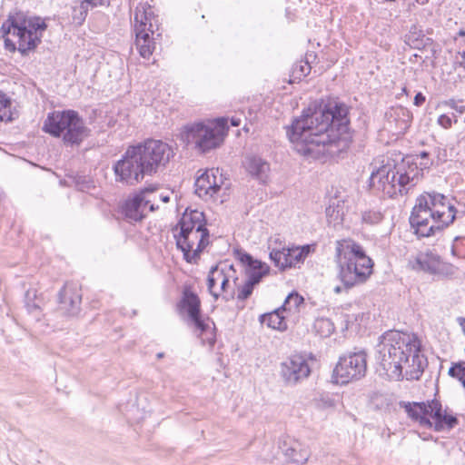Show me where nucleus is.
<instances>
[{
    "label": "nucleus",
    "mask_w": 465,
    "mask_h": 465,
    "mask_svg": "<svg viewBox=\"0 0 465 465\" xmlns=\"http://www.w3.org/2000/svg\"><path fill=\"white\" fill-rule=\"evenodd\" d=\"M410 264L413 270L440 277H451L457 272V268L454 265L443 262L437 253L429 250L418 252L410 260Z\"/></svg>",
    "instance_id": "obj_14"
},
{
    "label": "nucleus",
    "mask_w": 465,
    "mask_h": 465,
    "mask_svg": "<svg viewBox=\"0 0 465 465\" xmlns=\"http://www.w3.org/2000/svg\"><path fill=\"white\" fill-rule=\"evenodd\" d=\"M429 156V153L427 152H421L420 153V157L425 159V158H428Z\"/></svg>",
    "instance_id": "obj_49"
},
{
    "label": "nucleus",
    "mask_w": 465,
    "mask_h": 465,
    "mask_svg": "<svg viewBox=\"0 0 465 465\" xmlns=\"http://www.w3.org/2000/svg\"><path fill=\"white\" fill-rule=\"evenodd\" d=\"M438 124L444 129H449L452 125V119L447 114H441L438 118Z\"/></svg>",
    "instance_id": "obj_39"
},
{
    "label": "nucleus",
    "mask_w": 465,
    "mask_h": 465,
    "mask_svg": "<svg viewBox=\"0 0 465 465\" xmlns=\"http://www.w3.org/2000/svg\"><path fill=\"white\" fill-rule=\"evenodd\" d=\"M152 9L146 4H140L134 11V32L135 45L140 55L144 59H149L155 49V41L153 38V25L152 23Z\"/></svg>",
    "instance_id": "obj_11"
},
{
    "label": "nucleus",
    "mask_w": 465,
    "mask_h": 465,
    "mask_svg": "<svg viewBox=\"0 0 465 465\" xmlns=\"http://www.w3.org/2000/svg\"><path fill=\"white\" fill-rule=\"evenodd\" d=\"M382 214L379 211L369 210L361 213L362 223L368 225L378 224L382 220Z\"/></svg>",
    "instance_id": "obj_32"
},
{
    "label": "nucleus",
    "mask_w": 465,
    "mask_h": 465,
    "mask_svg": "<svg viewBox=\"0 0 465 465\" xmlns=\"http://www.w3.org/2000/svg\"><path fill=\"white\" fill-rule=\"evenodd\" d=\"M367 371V354L364 351H350L340 357L334 369L337 382L341 384L358 381Z\"/></svg>",
    "instance_id": "obj_13"
},
{
    "label": "nucleus",
    "mask_w": 465,
    "mask_h": 465,
    "mask_svg": "<svg viewBox=\"0 0 465 465\" xmlns=\"http://www.w3.org/2000/svg\"><path fill=\"white\" fill-rule=\"evenodd\" d=\"M159 200L163 203H168L170 201L169 194L159 193Z\"/></svg>",
    "instance_id": "obj_44"
},
{
    "label": "nucleus",
    "mask_w": 465,
    "mask_h": 465,
    "mask_svg": "<svg viewBox=\"0 0 465 465\" xmlns=\"http://www.w3.org/2000/svg\"><path fill=\"white\" fill-rule=\"evenodd\" d=\"M303 305V297L297 292H292L286 297L284 303L281 308L284 312L296 313L300 312L301 307Z\"/></svg>",
    "instance_id": "obj_28"
},
{
    "label": "nucleus",
    "mask_w": 465,
    "mask_h": 465,
    "mask_svg": "<svg viewBox=\"0 0 465 465\" xmlns=\"http://www.w3.org/2000/svg\"><path fill=\"white\" fill-rule=\"evenodd\" d=\"M294 73L299 74V77L301 76H306L311 72V66L308 62H301L300 64H296Z\"/></svg>",
    "instance_id": "obj_36"
},
{
    "label": "nucleus",
    "mask_w": 465,
    "mask_h": 465,
    "mask_svg": "<svg viewBox=\"0 0 465 465\" xmlns=\"http://www.w3.org/2000/svg\"><path fill=\"white\" fill-rule=\"evenodd\" d=\"M425 102V96L421 94V93H418L415 96H414V104L416 106H420L423 104V103Z\"/></svg>",
    "instance_id": "obj_43"
},
{
    "label": "nucleus",
    "mask_w": 465,
    "mask_h": 465,
    "mask_svg": "<svg viewBox=\"0 0 465 465\" xmlns=\"http://www.w3.org/2000/svg\"><path fill=\"white\" fill-rule=\"evenodd\" d=\"M459 35H465V32H464L463 30H460V31L459 32Z\"/></svg>",
    "instance_id": "obj_51"
},
{
    "label": "nucleus",
    "mask_w": 465,
    "mask_h": 465,
    "mask_svg": "<svg viewBox=\"0 0 465 465\" xmlns=\"http://www.w3.org/2000/svg\"><path fill=\"white\" fill-rule=\"evenodd\" d=\"M456 215L453 199L438 193H427L417 198L410 223L419 237H430L452 223Z\"/></svg>",
    "instance_id": "obj_4"
},
{
    "label": "nucleus",
    "mask_w": 465,
    "mask_h": 465,
    "mask_svg": "<svg viewBox=\"0 0 465 465\" xmlns=\"http://www.w3.org/2000/svg\"><path fill=\"white\" fill-rule=\"evenodd\" d=\"M233 266L212 267L207 277V288L210 294L218 300L220 296L226 302L232 300L235 293L237 277H234Z\"/></svg>",
    "instance_id": "obj_12"
},
{
    "label": "nucleus",
    "mask_w": 465,
    "mask_h": 465,
    "mask_svg": "<svg viewBox=\"0 0 465 465\" xmlns=\"http://www.w3.org/2000/svg\"><path fill=\"white\" fill-rule=\"evenodd\" d=\"M420 348L415 334L390 330L380 337L376 360L390 379L418 380L425 366Z\"/></svg>",
    "instance_id": "obj_2"
},
{
    "label": "nucleus",
    "mask_w": 465,
    "mask_h": 465,
    "mask_svg": "<svg viewBox=\"0 0 465 465\" xmlns=\"http://www.w3.org/2000/svg\"><path fill=\"white\" fill-rule=\"evenodd\" d=\"M312 250V246L309 244L282 250L272 249L270 252V259L276 267L284 271L287 268L300 266Z\"/></svg>",
    "instance_id": "obj_19"
},
{
    "label": "nucleus",
    "mask_w": 465,
    "mask_h": 465,
    "mask_svg": "<svg viewBox=\"0 0 465 465\" xmlns=\"http://www.w3.org/2000/svg\"><path fill=\"white\" fill-rule=\"evenodd\" d=\"M43 130L53 136H62L67 144H79L89 132L84 120L73 110L50 113L44 123Z\"/></svg>",
    "instance_id": "obj_9"
},
{
    "label": "nucleus",
    "mask_w": 465,
    "mask_h": 465,
    "mask_svg": "<svg viewBox=\"0 0 465 465\" xmlns=\"http://www.w3.org/2000/svg\"><path fill=\"white\" fill-rule=\"evenodd\" d=\"M203 212L185 210L177 226L178 234H174L177 247L183 252L186 262L196 263L201 252L209 244V231Z\"/></svg>",
    "instance_id": "obj_8"
},
{
    "label": "nucleus",
    "mask_w": 465,
    "mask_h": 465,
    "mask_svg": "<svg viewBox=\"0 0 465 465\" xmlns=\"http://www.w3.org/2000/svg\"><path fill=\"white\" fill-rule=\"evenodd\" d=\"M311 374L308 361L299 354L292 355L280 365V376L286 386H296Z\"/></svg>",
    "instance_id": "obj_17"
},
{
    "label": "nucleus",
    "mask_w": 465,
    "mask_h": 465,
    "mask_svg": "<svg viewBox=\"0 0 465 465\" xmlns=\"http://www.w3.org/2000/svg\"><path fill=\"white\" fill-rule=\"evenodd\" d=\"M172 148L161 140L148 139L143 143L129 146L122 159L114 165L115 180L127 185L141 183L169 163Z\"/></svg>",
    "instance_id": "obj_3"
},
{
    "label": "nucleus",
    "mask_w": 465,
    "mask_h": 465,
    "mask_svg": "<svg viewBox=\"0 0 465 465\" xmlns=\"http://www.w3.org/2000/svg\"><path fill=\"white\" fill-rule=\"evenodd\" d=\"M105 2V0H83L81 4L85 5L87 9H90L99 5H104Z\"/></svg>",
    "instance_id": "obj_41"
},
{
    "label": "nucleus",
    "mask_w": 465,
    "mask_h": 465,
    "mask_svg": "<svg viewBox=\"0 0 465 465\" xmlns=\"http://www.w3.org/2000/svg\"><path fill=\"white\" fill-rule=\"evenodd\" d=\"M457 321H458L460 326L461 327V329H462V331H463V332L465 334V318L460 317V318H458Z\"/></svg>",
    "instance_id": "obj_47"
},
{
    "label": "nucleus",
    "mask_w": 465,
    "mask_h": 465,
    "mask_svg": "<svg viewBox=\"0 0 465 465\" xmlns=\"http://www.w3.org/2000/svg\"><path fill=\"white\" fill-rule=\"evenodd\" d=\"M10 105V99L4 93L0 92V123L12 121Z\"/></svg>",
    "instance_id": "obj_31"
},
{
    "label": "nucleus",
    "mask_w": 465,
    "mask_h": 465,
    "mask_svg": "<svg viewBox=\"0 0 465 465\" xmlns=\"http://www.w3.org/2000/svg\"><path fill=\"white\" fill-rule=\"evenodd\" d=\"M444 105L453 109L456 113L462 114L465 113V105L459 104L455 100L450 99L443 103Z\"/></svg>",
    "instance_id": "obj_37"
},
{
    "label": "nucleus",
    "mask_w": 465,
    "mask_h": 465,
    "mask_svg": "<svg viewBox=\"0 0 465 465\" xmlns=\"http://www.w3.org/2000/svg\"><path fill=\"white\" fill-rule=\"evenodd\" d=\"M429 418L432 419V427L436 431L450 430L458 424V419L453 412L448 408L443 409L437 400L430 401Z\"/></svg>",
    "instance_id": "obj_21"
},
{
    "label": "nucleus",
    "mask_w": 465,
    "mask_h": 465,
    "mask_svg": "<svg viewBox=\"0 0 465 465\" xmlns=\"http://www.w3.org/2000/svg\"><path fill=\"white\" fill-rule=\"evenodd\" d=\"M449 375L460 381L465 388V361L454 363L449 370Z\"/></svg>",
    "instance_id": "obj_33"
},
{
    "label": "nucleus",
    "mask_w": 465,
    "mask_h": 465,
    "mask_svg": "<svg viewBox=\"0 0 465 465\" xmlns=\"http://www.w3.org/2000/svg\"><path fill=\"white\" fill-rule=\"evenodd\" d=\"M148 192H150V189H143L124 203L122 213L129 222H139L143 220L145 216L147 207L151 212L157 210V206L155 207L151 198L147 196Z\"/></svg>",
    "instance_id": "obj_20"
},
{
    "label": "nucleus",
    "mask_w": 465,
    "mask_h": 465,
    "mask_svg": "<svg viewBox=\"0 0 465 465\" xmlns=\"http://www.w3.org/2000/svg\"><path fill=\"white\" fill-rule=\"evenodd\" d=\"M284 312L282 308L276 309L275 311L262 314L260 317L262 324H266L269 328L284 331L287 329L285 316L282 314Z\"/></svg>",
    "instance_id": "obj_27"
},
{
    "label": "nucleus",
    "mask_w": 465,
    "mask_h": 465,
    "mask_svg": "<svg viewBox=\"0 0 465 465\" xmlns=\"http://www.w3.org/2000/svg\"><path fill=\"white\" fill-rule=\"evenodd\" d=\"M418 173L416 165L387 157L372 170L370 186L391 198L403 195L417 183Z\"/></svg>",
    "instance_id": "obj_5"
},
{
    "label": "nucleus",
    "mask_w": 465,
    "mask_h": 465,
    "mask_svg": "<svg viewBox=\"0 0 465 465\" xmlns=\"http://www.w3.org/2000/svg\"><path fill=\"white\" fill-rule=\"evenodd\" d=\"M177 311L181 316L186 314L192 323L203 335L212 330L209 322H206L201 316V301L196 293L189 289L183 292L182 299L177 304Z\"/></svg>",
    "instance_id": "obj_16"
},
{
    "label": "nucleus",
    "mask_w": 465,
    "mask_h": 465,
    "mask_svg": "<svg viewBox=\"0 0 465 465\" xmlns=\"http://www.w3.org/2000/svg\"><path fill=\"white\" fill-rule=\"evenodd\" d=\"M231 124L232 126H239L241 124V119L236 117H232L231 119Z\"/></svg>",
    "instance_id": "obj_46"
},
{
    "label": "nucleus",
    "mask_w": 465,
    "mask_h": 465,
    "mask_svg": "<svg viewBox=\"0 0 465 465\" xmlns=\"http://www.w3.org/2000/svg\"><path fill=\"white\" fill-rule=\"evenodd\" d=\"M240 260L246 265L247 279L245 282L238 287L237 299L244 301L252 293L253 288L258 284L262 278L267 274L269 267L260 261L254 260L250 254L243 253Z\"/></svg>",
    "instance_id": "obj_15"
},
{
    "label": "nucleus",
    "mask_w": 465,
    "mask_h": 465,
    "mask_svg": "<svg viewBox=\"0 0 465 465\" xmlns=\"http://www.w3.org/2000/svg\"><path fill=\"white\" fill-rule=\"evenodd\" d=\"M244 166L247 172L258 180L264 183L268 178L270 165L262 158L256 155H248L245 157Z\"/></svg>",
    "instance_id": "obj_26"
},
{
    "label": "nucleus",
    "mask_w": 465,
    "mask_h": 465,
    "mask_svg": "<svg viewBox=\"0 0 465 465\" xmlns=\"http://www.w3.org/2000/svg\"><path fill=\"white\" fill-rule=\"evenodd\" d=\"M314 329L322 337H328L334 331V325L330 319L319 318L314 322Z\"/></svg>",
    "instance_id": "obj_30"
},
{
    "label": "nucleus",
    "mask_w": 465,
    "mask_h": 465,
    "mask_svg": "<svg viewBox=\"0 0 465 465\" xmlns=\"http://www.w3.org/2000/svg\"><path fill=\"white\" fill-rule=\"evenodd\" d=\"M344 213L340 203L331 204L326 208L327 222L333 228L341 225L343 222Z\"/></svg>",
    "instance_id": "obj_29"
},
{
    "label": "nucleus",
    "mask_w": 465,
    "mask_h": 465,
    "mask_svg": "<svg viewBox=\"0 0 465 465\" xmlns=\"http://www.w3.org/2000/svg\"><path fill=\"white\" fill-rule=\"evenodd\" d=\"M336 259L339 267L338 277L345 289L365 282L372 273V260L366 255L363 248L351 239L336 242Z\"/></svg>",
    "instance_id": "obj_6"
},
{
    "label": "nucleus",
    "mask_w": 465,
    "mask_h": 465,
    "mask_svg": "<svg viewBox=\"0 0 465 465\" xmlns=\"http://www.w3.org/2000/svg\"><path fill=\"white\" fill-rule=\"evenodd\" d=\"M455 242H456V243L453 244V246L451 247V252L453 255H460V247L465 248V238L464 239L456 238Z\"/></svg>",
    "instance_id": "obj_40"
},
{
    "label": "nucleus",
    "mask_w": 465,
    "mask_h": 465,
    "mask_svg": "<svg viewBox=\"0 0 465 465\" xmlns=\"http://www.w3.org/2000/svg\"><path fill=\"white\" fill-rule=\"evenodd\" d=\"M156 356H157L158 359H162L163 357V352H159V353H157Z\"/></svg>",
    "instance_id": "obj_50"
},
{
    "label": "nucleus",
    "mask_w": 465,
    "mask_h": 465,
    "mask_svg": "<svg viewBox=\"0 0 465 465\" xmlns=\"http://www.w3.org/2000/svg\"><path fill=\"white\" fill-rule=\"evenodd\" d=\"M348 113V107L336 101L304 110L287 130L294 150L313 159L334 154L349 139Z\"/></svg>",
    "instance_id": "obj_1"
},
{
    "label": "nucleus",
    "mask_w": 465,
    "mask_h": 465,
    "mask_svg": "<svg viewBox=\"0 0 465 465\" xmlns=\"http://www.w3.org/2000/svg\"><path fill=\"white\" fill-rule=\"evenodd\" d=\"M408 417L419 422L422 427L431 428L432 423L429 418L430 401L425 402H401Z\"/></svg>",
    "instance_id": "obj_25"
},
{
    "label": "nucleus",
    "mask_w": 465,
    "mask_h": 465,
    "mask_svg": "<svg viewBox=\"0 0 465 465\" xmlns=\"http://www.w3.org/2000/svg\"><path fill=\"white\" fill-rule=\"evenodd\" d=\"M225 181L219 169L207 170L197 177L194 183L195 193L204 200L213 199L220 191L228 189Z\"/></svg>",
    "instance_id": "obj_18"
},
{
    "label": "nucleus",
    "mask_w": 465,
    "mask_h": 465,
    "mask_svg": "<svg viewBox=\"0 0 465 465\" xmlns=\"http://www.w3.org/2000/svg\"><path fill=\"white\" fill-rule=\"evenodd\" d=\"M60 310L68 315H74L80 310L81 295L75 288L65 285L59 292Z\"/></svg>",
    "instance_id": "obj_24"
},
{
    "label": "nucleus",
    "mask_w": 465,
    "mask_h": 465,
    "mask_svg": "<svg viewBox=\"0 0 465 465\" xmlns=\"http://www.w3.org/2000/svg\"><path fill=\"white\" fill-rule=\"evenodd\" d=\"M461 56V61L459 62L460 66L465 68V50L459 53Z\"/></svg>",
    "instance_id": "obj_45"
},
{
    "label": "nucleus",
    "mask_w": 465,
    "mask_h": 465,
    "mask_svg": "<svg viewBox=\"0 0 465 465\" xmlns=\"http://www.w3.org/2000/svg\"><path fill=\"white\" fill-rule=\"evenodd\" d=\"M317 406L321 409H332L335 407V401L329 395H322L320 399L317 400Z\"/></svg>",
    "instance_id": "obj_35"
},
{
    "label": "nucleus",
    "mask_w": 465,
    "mask_h": 465,
    "mask_svg": "<svg viewBox=\"0 0 465 465\" xmlns=\"http://www.w3.org/2000/svg\"><path fill=\"white\" fill-rule=\"evenodd\" d=\"M227 133V120L197 122L184 127L183 137L202 153L219 147Z\"/></svg>",
    "instance_id": "obj_10"
},
{
    "label": "nucleus",
    "mask_w": 465,
    "mask_h": 465,
    "mask_svg": "<svg viewBox=\"0 0 465 465\" xmlns=\"http://www.w3.org/2000/svg\"><path fill=\"white\" fill-rule=\"evenodd\" d=\"M30 294H31V292L28 291L26 292V308H27V311L30 312V313H35V312H38L40 311V306L34 302H30Z\"/></svg>",
    "instance_id": "obj_38"
},
{
    "label": "nucleus",
    "mask_w": 465,
    "mask_h": 465,
    "mask_svg": "<svg viewBox=\"0 0 465 465\" xmlns=\"http://www.w3.org/2000/svg\"><path fill=\"white\" fill-rule=\"evenodd\" d=\"M89 9L83 5L81 3L74 6L72 17L75 24L82 25L86 18Z\"/></svg>",
    "instance_id": "obj_34"
},
{
    "label": "nucleus",
    "mask_w": 465,
    "mask_h": 465,
    "mask_svg": "<svg viewBox=\"0 0 465 465\" xmlns=\"http://www.w3.org/2000/svg\"><path fill=\"white\" fill-rule=\"evenodd\" d=\"M386 124L395 133H404L410 126L411 114L403 106L391 107L385 114Z\"/></svg>",
    "instance_id": "obj_23"
},
{
    "label": "nucleus",
    "mask_w": 465,
    "mask_h": 465,
    "mask_svg": "<svg viewBox=\"0 0 465 465\" xmlns=\"http://www.w3.org/2000/svg\"><path fill=\"white\" fill-rule=\"evenodd\" d=\"M454 123H457L456 115H454Z\"/></svg>",
    "instance_id": "obj_52"
},
{
    "label": "nucleus",
    "mask_w": 465,
    "mask_h": 465,
    "mask_svg": "<svg viewBox=\"0 0 465 465\" xmlns=\"http://www.w3.org/2000/svg\"><path fill=\"white\" fill-rule=\"evenodd\" d=\"M279 449L287 461L296 464H303L310 456L308 449L301 441L290 436H282L279 439Z\"/></svg>",
    "instance_id": "obj_22"
},
{
    "label": "nucleus",
    "mask_w": 465,
    "mask_h": 465,
    "mask_svg": "<svg viewBox=\"0 0 465 465\" xmlns=\"http://www.w3.org/2000/svg\"><path fill=\"white\" fill-rule=\"evenodd\" d=\"M341 291H342V288L341 286H336L334 288V292H336V293H340V292H341Z\"/></svg>",
    "instance_id": "obj_48"
},
{
    "label": "nucleus",
    "mask_w": 465,
    "mask_h": 465,
    "mask_svg": "<svg viewBox=\"0 0 465 465\" xmlns=\"http://www.w3.org/2000/svg\"><path fill=\"white\" fill-rule=\"evenodd\" d=\"M45 27L38 17L28 16L21 11L10 13L1 27L5 46L11 52L17 49L25 54L37 46Z\"/></svg>",
    "instance_id": "obj_7"
},
{
    "label": "nucleus",
    "mask_w": 465,
    "mask_h": 465,
    "mask_svg": "<svg viewBox=\"0 0 465 465\" xmlns=\"http://www.w3.org/2000/svg\"><path fill=\"white\" fill-rule=\"evenodd\" d=\"M146 189H150V192H148L147 196L149 198H151L152 203H155L156 202L160 201L159 200V193L156 192V188L155 187L151 186V187H147ZM154 206L158 207L157 204H154Z\"/></svg>",
    "instance_id": "obj_42"
}]
</instances>
